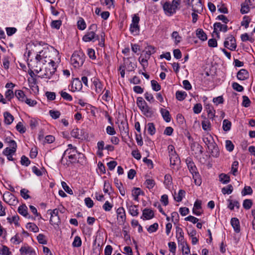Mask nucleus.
<instances>
[{
  "instance_id": "nucleus-52",
  "label": "nucleus",
  "mask_w": 255,
  "mask_h": 255,
  "mask_svg": "<svg viewBox=\"0 0 255 255\" xmlns=\"http://www.w3.org/2000/svg\"><path fill=\"white\" fill-rule=\"evenodd\" d=\"M250 6L245 1L241 4V12L242 14L247 13L250 11Z\"/></svg>"
},
{
  "instance_id": "nucleus-46",
  "label": "nucleus",
  "mask_w": 255,
  "mask_h": 255,
  "mask_svg": "<svg viewBox=\"0 0 255 255\" xmlns=\"http://www.w3.org/2000/svg\"><path fill=\"white\" fill-rule=\"evenodd\" d=\"M158 229V224L157 223H155L149 226L146 228L147 231L149 233H152L156 232Z\"/></svg>"
},
{
  "instance_id": "nucleus-6",
  "label": "nucleus",
  "mask_w": 255,
  "mask_h": 255,
  "mask_svg": "<svg viewBox=\"0 0 255 255\" xmlns=\"http://www.w3.org/2000/svg\"><path fill=\"white\" fill-rule=\"evenodd\" d=\"M139 17L135 14L132 17L131 23L130 25L129 30L133 35H138L139 32V26L138 23Z\"/></svg>"
},
{
  "instance_id": "nucleus-28",
  "label": "nucleus",
  "mask_w": 255,
  "mask_h": 255,
  "mask_svg": "<svg viewBox=\"0 0 255 255\" xmlns=\"http://www.w3.org/2000/svg\"><path fill=\"white\" fill-rule=\"evenodd\" d=\"M155 48L154 47L147 45V46L144 47V52H145V55H144V58H146L148 57L151 54L154 53L155 52Z\"/></svg>"
},
{
  "instance_id": "nucleus-35",
  "label": "nucleus",
  "mask_w": 255,
  "mask_h": 255,
  "mask_svg": "<svg viewBox=\"0 0 255 255\" xmlns=\"http://www.w3.org/2000/svg\"><path fill=\"white\" fill-rule=\"evenodd\" d=\"M219 180L223 184H226L230 182V178L227 174L222 173L219 175Z\"/></svg>"
},
{
  "instance_id": "nucleus-49",
  "label": "nucleus",
  "mask_w": 255,
  "mask_h": 255,
  "mask_svg": "<svg viewBox=\"0 0 255 255\" xmlns=\"http://www.w3.org/2000/svg\"><path fill=\"white\" fill-rule=\"evenodd\" d=\"M238 165L239 162L237 161H235L232 163L231 172L235 176L237 175V173L238 172Z\"/></svg>"
},
{
  "instance_id": "nucleus-63",
  "label": "nucleus",
  "mask_w": 255,
  "mask_h": 255,
  "mask_svg": "<svg viewBox=\"0 0 255 255\" xmlns=\"http://www.w3.org/2000/svg\"><path fill=\"white\" fill-rule=\"evenodd\" d=\"M5 97L8 101H10L14 97V94L12 90L8 89L5 93Z\"/></svg>"
},
{
  "instance_id": "nucleus-25",
  "label": "nucleus",
  "mask_w": 255,
  "mask_h": 255,
  "mask_svg": "<svg viewBox=\"0 0 255 255\" xmlns=\"http://www.w3.org/2000/svg\"><path fill=\"white\" fill-rule=\"evenodd\" d=\"M229 203L228 207L231 210H233L235 207H236L237 209H239L240 208V203L238 201H233L230 199H228L227 200Z\"/></svg>"
},
{
  "instance_id": "nucleus-9",
  "label": "nucleus",
  "mask_w": 255,
  "mask_h": 255,
  "mask_svg": "<svg viewBox=\"0 0 255 255\" xmlns=\"http://www.w3.org/2000/svg\"><path fill=\"white\" fill-rule=\"evenodd\" d=\"M3 200L9 205H14L17 203L16 197L9 192H5L3 194Z\"/></svg>"
},
{
  "instance_id": "nucleus-39",
  "label": "nucleus",
  "mask_w": 255,
  "mask_h": 255,
  "mask_svg": "<svg viewBox=\"0 0 255 255\" xmlns=\"http://www.w3.org/2000/svg\"><path fill=\"white\" fill-rule=\"evenodd\" d=\"M154 217V212L150 209H144V219L150 220Z\"/></svg>"
},
{
  "instance_id": "nucleus-31",
  "label": "nucleus",
  "mask_w": 255,
  "mask_h": 255,
  "mask_svg": "<svg viewBox=\"0 0 255 255\" xmlns=\"http://www.w3.org/2000/svg\"><path fill=\"white\" fill-rule=\"evenodd\" d=\"M185 195V191L183 190H180L177 194L176 195V193H174V198L177 202H180Z\"/></svg>"
},
{
  "instance_id": "nucleus-18",
  "label": "nucleus",
  "mask_w": 255,
  "mask_h": 255,
  "mask_svg": "<svg viewBox=\"0 0 255 255\" xmlns=\"http://www.w3.org/2000/svg\"><path fill=\"white\" fill-rule=\"evenodd\" d=\"M93 83L95 88V91L97 93H100L103 90V86L100 80L96 78L93 79Z\"/></svg>"
},
{
  "instance_id": "nucleus-29",
  "label": "nucleus",
  "mask_w": 255,
  "mask_h": 255,
  "mask_svg": "<svg viewBox=\"0 0 255 255\" xmlns=\"http://www.w3.org/2000/svg\"><path fill=\"white\" fill-rule=\"evenodd\" d=\"M206 109L208 117L210 119H213L214 117H215V113H216V111L214 110V109L213 108V107L210 105H207L206 106Z\"/></svg>"
},
{
  "instance_id": "nucleus-24",
  "label": "nucleus",
  "mask_w": 255,
  "mask_h": 255,
  "mask_svg": "<svg viewBox=\"0 0 255 255\" xmlns=\"http://www.w3.org/2000/svg\"><path fill=\"white\" fill-rule=\"evenodd\" d=\"M78 152L77 150V149L76 148H67L63 153L62 158L60 160L61 163H63L64 162V157L66 155H73L74 154H76L78 153Z\"/></svg>"
},
{
  "instance_id": "nucleus-51",
  "label": "nucleus",
  "mask_w": 255,
  "mask_h": 255,
  "mask_svg": "<svg viewBox=\"0 0 255 255\" xmlns=\"http://www.w3.org/2000/svg\"><path fill=\"white\" fill-rule=\"evenodd\" d=\"M60 94L61 97H62L64 100L69 102L72 101L73 99L72 96L68 93L62 91L60 92Z\"/></svg>"
},
{
  "instance_id": "nucleus-10",
  "label": "nucleus",
  "mask_w": 255,
  "mask_h": 255,
  "mask_svg": "<svg viewBox=\"0 0 255 255\" xmlns=\"http://www.w3.org/2000/svg\"><path fill=\"white\" fill-rule=\"evenodd\" d=\"M117 219L119 224H123L126 219L125 209L123 207L119 208L117 210Z\"/></svg>"
},
{
  "instance_id": "nucleus-34",
  "label": "nucleus",
  "mask_w": 255,
  "mask_h": 255,
  "mask_svg": "<svg viewBox=\"0 0 255 255\" xmlns=\"http://www.w3.org/2000/svg\"><path fill=\"white\" fill-rule=\"evenodd\" d=\"M203 141L207 146L215 142L212 136L208 133L203 138Z\"/></svg>"
},
{
  "instance_id": "nucleus-20",
  "label": "nucleus",
  "mask_w": 255,
  "mask_h": 255,
  "mask_svg": "<svg viewBox=\"0 0 255 255\" xmlns=\"http://www.w3.org/2000/svg\"><path fill=\"white\" fill-rule=\"evenodd\" d=\"M72 88L74 91H80L82 88V82L78 79H74L72 83Z\"/></svg>"
},
{
  "instance_id": "nucleus-17",
  "label": "nucleus",
  "mask_w": 255,
  "mask_h": 255,
  "mask_svg": "<svg viewBox=\"0 0 255 255\" xmlns=\"http://www.w3.org/2000/svg\"><path fill=\"white\" fill-rule=\"evenodd\" d=\"M176 237L178 242L182 243L185 242L184 240V232L182 228L177 227L176 228Z\"/></svg>"
},
{
  "instance_id": "nucleus-62",
  "label": "nucleus",
  "mask_w": 255,
  "mask_h": 255,
  "mask_svg": "<svg viewBox=\"0 0 255 255\" xmlns=\"http://www.w3.org/2000/svg\"><path fill=\"white\" fill-rule=\"evenodd\" d=\"M129 212L130 214L133 216L137 215L138 210L137 209V207L135 205L129 206Z\"/></svg>"
},
{
  "instance_id": "nucleus-37",
  "label": "nucleus",
  "mask_w": 255,
  "mask_h": 255,
  "mask_svg": "<svg viewBox=\"0 0 255 255\" xmlns=\"http://www.w3.org/2000/svg\"><path fill=\"white\" fill-rule=\"evenodd\" d=\"M182 251L183 255H189L190 253V249L189 246L186 242L181 243Z\"/></svg>"
},
{
  "instance_id": "nucleus-33",
  "label": "nucleus",
  "mask_w": 255,
  "mask_h": 255,
  "mask_svg": "<svg viewBox=\"0 0 255 255\" xmlns=\"http://www.w3.org/2000/svg\"><path fill=\"white\" fill-rule=\"evenodd\" d=\"M15 97L19 101L23 102L26 98V96L24 92L21 90H16L15 92Z\"/></svg>"
},
{
  "instance_id": "nucleus-36",
  "label": "nucleus",
  "mask_w": 255,
  "mask_h": 255,
  "mask_svg": "<svg viewBox=\"0 0 255 255\" xmlns=\"http://www.w3.org/2000/svg\"><path fill=\"white\" fill-rule=\"evenodd\" d=\"M187 93L184 91H177L176 92V98L179 101H183L187 97Z\"/></svg>"
},
{
  "instance_id": "nucleus-3",
  "label": "nucleus",
  "mask_w": 255,
  "mask_h": 255,
  "mask_svg": "<svg viewBox=\"0 0 255 255\" xmlns=\"http://www.w3.org/2000/svg\"><path fill=\"white\" fill-rule=\"evenodd\" d=\"M179 4V0H173L171 3L167 1L164 2L163 4V9L165 14L171 16L174 14Z\"/></svg>"
},
{
  "instance_id": "nucleus-58",
  "label": "nucleus",
  "mask_w": 255,
  "mask_h": 255,
  "mask_svg": "<svg viewBox=\"0 0 255 255\" xmlns=\"http://www.w3.org/2000/svg\"><path fill=\"white\" fill-rule=\"evenodd\" d=\"M55 140V137L53 135H48L44 137L43 140V143H51Z\"/></svg>"
},
{
  "instance_id": "nucleus-60",
  "label": "nucleus",
  "mask_w": 255,
  "mask_h": 255,
  "mask_svg": "<svg viewBox=\"0 0 255 255\" xmlns=\"http://www.w3.org/2000/svg\"><path fill=\"white\" fill-rule=\"evenodd\" d=\"M147 126L148 132L151 135L154 134L156 130L154 125L152 123H148Z\"/></svg>"
},
{
  "instance_id": "nucleus-41",
  "label": "nucleus",
  "mask_w": 255,
  "mask_h": 255,
  "mask_svg": "<svg viewBox=\"0 0 255 255\" xmlns=\"http://www.w3.org/2000/svg\"><path fill=\"white\" fill-rule=\"evenodd\" d=\"M193 178L194 180V183L196 185L200 186L201 184L202 181L200 176L198 172H196L195 173L192 174Z\"/></svg>"
},
{
  "instance_id": "nucleus-57",
  "label": "nucleus",
  "mask_w": 255,
  "mask_h": 255,
  "mask_svg": "<svg viewBox=\"0 0 255 255\" xmlns=\"http://www.w3.org/2000/svg\"><path fill=\"white\" fill-rule=\"evenodd\" d=\"M144 166H146L148 168L151 169L154 167L153 161L150 159H147V157H144Z\"/></svg>"
},
{
  "instance_id": "nucleus-14",
  "label": "nucleus",
  "mask_w": 255,
  "mask_h": 255,
  "mask_svg": "<svg viewBox=\"0 0 255 255\" xmlns=\"http://www.w3.org/2000/svg\"><path fill=\"white\" fill-rule=\"evenodd\" d=\"M226 32L228 30V26L226 24H222L220 22H216L214 24V32L218 34L217 30Z\"/></svg>"
},
{
  "instance_id": "nucleus-26",
  "label": "nucleus",
  "mask_w": 255,
  "mask_h": 255,
  "mask_svg": "<svg viewBox=\"0 0 255 255\" xmlns=\"http://www.w3.org/2000/svg\"><path fill=\"white\" fill-rule=\"evenodd\" d=\"M4 118V122L7 125L11 124L13 121L14 118L13 116L9 112H5L3 114Z\"/></svg>"
},
{
  "instance_id": "nucleus-1",
  "label": "nucleus",
  "mask_w": 255,
  "mask_h": 255,
  "mask_svg": "<svg viewBox=\"0 0 255 255\" xmlns=\"http://www.w3.org/2000/svg\"><path fill=\"white\" fill-rule=\"evenodd\" d=\"M58 51L52 48L50 50L48 48H44L39 52L35 57V59L37 62H41L43 64L46 63H54V62H60V58L59 57Z\"/></svg>"
},
{
  "instance_id": "nucleus-15",
  "label": "nucleus",
  "mask_w": 255,
  "mask_h": 255,
  "mask_svg": "<svg viewBox=\"0 0 255 255\" xmlns=\"http://www.w3.org/2000/svg\"><path fill=\"white\" fill-rule=\"evenodd\" d=\"M237 78L239 80H245L249 78V72L246 69H241L237 73Z\"/></svg>"
},
{
  "instance_id": "nucleus-22",
  "label": "nucleus",
  "mask_w": 255,
  "mask_h": 255,
  "mask_svg": "<svg viewBox=\"0 0 255 255\" xmlns=\"http://www.w3.org/2000/svg\"><path fill=\"white\" fill-rule=\"evenodd\" d=\"M18 212L25 217L30 218L27 212V208L25 205L20 206L18 208Z\"/></svg>"
},
{
  "instance_id": "nucleus-50",
  "label": "nucleus",
  "mask_w": 255,
  "mask_h": 255,
  "mask_svg": "<svg viewBox=\"0 0 255 255\" xmlns=\"http://www.w3.org/2000/svg\"><path fill=\"white\" fill-rule=\"evenodd\" d=\"M82 245V241L80 237L76 236L74 238V241L72 243V246L74 247H80Z\"/></svg>"
},
{
  "instance_id": "nucleus-23",
  "label": "nucleus",
  "mask_w": 255,
  "mask_h": 255,
  "mask_svg": "<svg viewBox=\"0 0 255 255\" xmlns=\"http://www.w3.org/2000/svg\"><path fill=\"white\" fill-rule=\"evenodd\" d=\"M164 184L167 189H170L172 185V178L170 174H166L164 176Z\"/></svg>"
},
{
  "instance_id": "nucleus-53",
  "label": "nucleus",
  "mask_w": 255,
  "mask_h": 255,
  "mask_svg": "<svg viewBox=\"0 0 255 255\" xmlns=\"http://www.w3.org/2000/svg\"><path fill=\"white\" fill-rule=\"evenodd\" d=\"M50 223L52 225H58L60 223V220L59 216L50 217Z\"/></svg>"
},
{
  "instance_id": "nucleus-45",
  "label": "nucleus",
  "mask_w": 255,
  "mask_h": 255,
  "mask_svg": "<svg viewBox=\"0 0 255 255\" xmlns=\"http://www.w3.org/2000/svg\"><path fill=\"white\" fill-rule=\"evenodd\" d=\"M26 227L34 233L38 232L39 231L38 227L34 223H27Z\"/></svg>"
},
{
  "instance_id": "nucleus-5",
  "label": "nucleus",
  "mask_w": 255,
  "mask_h": 255,
  "mask_svg": "<svg viewBox=\"0 0 255 255\" xmlns=\"http://www.w3.org/2000/svg\"><path fill=\"white\" fill-rule=\"evenodd\" d=\"M97 30V25L95 24H91L88 29V31L83 36V40L85 42H90L93 40H99V36L95 32Z\"/></svg>"
},
{
  "instance_id": "nucleus-61",
  "label": "nucleus",
  "mask_w": 255,
  "mask_h": 255,
  "mask_svg": "<svg viewBox=\"0 0 255 255\" xmlns=\"http://www.w3.org/2000/svg\"><path fill=\"white\" fill-rule=\"evenodd\" d=\"M61 185L63 189L68 194L72 195L73 194L72 190L67 185L66 182L62 181Z\"/></svg>"
},
{
  "instance_id": "nucleus-2",
  "label": "nucleus",
  "mask_w": 255,
  "mask_h": 255,
  "mask_svg": "<svg viewBox=\"0 0 255 255\" xmlns=\"http://www.w3.org/2000/svg\"><path fill=\"white\" fill-rule=\"evenodd\" d=\"M85 57V54L81 51H75L71 58V64L75 68L81 67L84 62Z\"/></svg>"
},
{
  "instance_id": "nucleus-16",
  "label": "nucleus",
  "mask_w": 255,
  "mask_h": 255,
  "mask_svg": "<svg viewBox=\"0 0 255 255\" xmlns=\"http://www.w3.org/2000/svg\"><path fill=\"white\" fill-rule=\"evenodd\" d=\"M21 254L36 255L35 251L30 247H22L19 250Z\"/></svg>"
},
{
  "instance_id": "nucleus-19",
  "label": "nucleus",
  "mask_w": 255,
  "mask_h": 255,
  "mask_svg": "<svg viewBox=\"0 0 255 255\" xmlns=\"http://www.w3.org/2000/svg\"><path fill=\"white\" fill-rule=\"evenodd\" d=\"M231 224L235 232L239 233L240 231V222L237 218H233L231 220Z\"/></svg>"
},
{
  "instance_id": "nucleus-32",
  "label": "nucleus",
  "mask_w": 255,
  "mask_h": 255,
  "mask_svg": "<svg viewBox=\"0 0 255 255\" xmlns=\"http://www.w3.org/2000/svg\"><path fill=\"white\" fill-rule=\"evenodd\" d=\"M160 112L164 120L166 122H169L170 121V116L168 111L165 109H161Z\"/></svg>"
},
{
  "instance_id": "nucleus-11",
  "label": "nucleus",
  "mask_w": 255,
  "mask_h": 255,
  "mask_svg": "<svg viewBox=\"0 0 255 255\" xmlns=\"http://www.w3.org/2000/svg\"><path fill=\"white\" fill-rule=\"evenodd\" d=\"M192 10L197 13H201L203 10V5L201 0H192Z\"/></svg>"
},
{
  "instance_id": "nucleus-7",
  "label": "nucleus",
  "mask_w": 255,
  "mask_h": 255,
  "mask_svg": "<svg viewBox=\"0 0 255 255\" xmlns=\"http://www.w3.org/2000/svg\"><path fill=\"white\" fill-rule=\"evenodd\" d=\"M224 46L231 51H235L237 48L236 40L232 35L227 36L224 42Z\"/></svg>"
},
{
  "instance_id": "nucleus-8",
  "label": "nucleus",
  "mask_w": 255,
  "mask_h": 255,
  "mask_svg": "<svg viewBox=\"0 0 255 255\" xmlns=\"http://www.w3.org/2000/svg\"><path fill=\"white\" fill-rule=\"evenodd\" d=\"M56 62L49 63L45 68V73L42 76L43 78L50 79L56 70Z\"/></svg>"
},
{
  "instance_id": "nucleus-13",
  "label": "nucleus",
  "mask_w": 255,
  "mask_h": 255,
  "mask_svg": "<svg viewBox=\"0 0 255 255\" xmlns=\"http://www.w3.org/2000/svg\"><path fill=\"white\" fill-rule=\"evenodd\" d=\"M120 131L125 134H128V125L127 121H122L119 125Z\"/></svg>"
},
{
  "instance_id": "nucleus-38",
  "label": "nucleus",
  "mask_w": 255,
  "mask_h": 255,
  "mask_svg": "<svg viewBox=\"0 0 255 255\" xmlns=\"http://www.w3.org/2000/svg\"><path fill=\"white\" fill-rule=\"evenodd\" d=\"M77 27L79 30H83L86 27V24L82 17H79V20L77 21Z\"/></svg>"
},
{
  "instance_id": "nucleus-12",
  "label": "nucleus",
  "mask_w": 255,
  "mask_h": 255,
  "mask_svg": "<svg viewBox=\"0 0 255 255\" xmlns=\"http://www.w3.org/2000/svg\"><path fill=\"white\" fill-rule=\"evenodd\" d=\"M207 147L213 156L218 157L219 155V148L215 142L208 145Z\"/></svg>"
},
{
  "instance_id": "nucleus-42",
  "label": "nucleus",
  "mask_w": 255,
  "mask_h": 255,
  "mask_svg": "<svg viewBox=\"0 0 255 255\" xmlns=\"http://www.w3.org/2000/svg\"><path fill=\"white\" fill-rule=\"evenodd\" d=\"M233 187L232 185L229 184L222 189V193L223 194H230L232 193Z\"/></svg>"
},
{
  "instance_id": "nucleus-27",
  "label": "nucleus",
  "mask_w": 255,
  "mask_h": 255,
  "mask_svg": "<svg viewBox=\"0 0 255 255\" xmlns=\"http://www.w3.org/2000/svg\"><path fill=\"white\" fill-rule=\"evenodd\" d=\"M196 35L198 38L202 41H205L207 39V36L202 29H197L196 30Z\"/></svg>"
},
{
  "instance_id": "nucleus-55",
  "label": "nucleus",
  "mask_w": 255,
  "mask_h": 255,
  "mask_svg": "<svg viewBox=\"0 0 255 255\" xmlns=\"http://www.w3.org/2000/svg\"><path fill=\"white\" fill-rule=\"evenodd\" d=\"M253 205L252 201L251 199H246L244 201L243 206L245 209H250Z\"/></svg>"
},
{
  "instance_id": "nucleus-44",
  "label": "nucleus",
  "mask_w": 255,
  "mask_h": 255,
  "mask_svg": "<svg viewBox=\"0 0 255 255\" xmlns=\"http://www.w3.org/2000/svg\"><path fill=\"white\" fill-rule=\"evenodd\" d=\"M231 122L228 120H224L223 122V129L225 131H228L230 130L231 128Z\"/></svg>"
},
{
  "instance_id": "nucleus-4",
  "label": "nucleus",
  "mask_w": 255,
  "mask_h": 255,
  "mask_svg": "<svg viewBox=\"0 0 255 255\" xmlns=\"http://www.w3.org/2000/svg\"><path fill=\"white\" fill-rule=\"evenodd\" d=\"M69 160H66V161L62 163L64 165L67 166H70L72 163H83L85 161V156L83 154L78 152L73 155H69L67 156Z\"/></svg>"
},
{
  "instance_id": "nucleus-47",
  "label": "nucleus",
  "mask_w": 255,
  "mask_h": 255,
  "mask_svg": "<svg viewBox=\"0 0 255 255\" xmlns=\"http://www.w3.org/2000/svg\"><path fill=\"white\" fill-rule=\"evenodd\" d=\"M202 127L205 131H210L211 130V123L208 120H205L202 122Z\"/></svg>"
},
{
  "instance_id": "nucleus-30",
  "label": "nucleus",
  "mask_w": 255,
  "mask_h": 255,
  "mask_svg": "<svg viewBox=\"0 0 255 255\" xmlns=\"http://www.w3.org/2000/svg\"><path fill=\"white\" fill-rule=\"evenodd\" d=\"M142 191L139 188H134L132 190V195L134 200L138 201V196L143 194Z\"/></svg>"
},
{
  "instance_id": "nucleus-56",
  "label": "nucleus",
  "mask_w": 255,
  "mask_h": 255,
  "mask_svg": "<svg viewBox=\"0 0 255 255\" xmlns=\"http://www.w3.org/2000/svg\"><path fill=\"white\" fill-rule=\"evenodd\" d=\"M168 247L169 248V251L172 254V255H175L176 246V244L174 242H169L168 243Z\"/></svg>"
},
{
  "instance_id": "nucleus-43",
  "label": "nucleus",
  "mask_w": 255,
  "mask_h": 255,
  "mask_svg": "<svg viewBox=\"0 0 255 255\" xmlns=\"http://www.w3.org/2000/svg\"><path fill=\"white\" fill-rule=\"evenodd\" d=\"M171 37L172 39H174V42L176 44H177L180 42L182 39L181 36L179 35L178 32L177 31L173 32L171 35Z\"/></svg>"
},
{
  "instance_id": "nucleus-59",
  "label": "nucleus",
  "mask_w": 255,
  "mask_h": 255,
  "mask_svg": "<svg viewBox=\"0 0 255 255\" xmlns=\"http://www.w3.org/2000/svg\"><path fill=\"white\" fill-rule=\"evenodd\" d=\"M62 24V22L60 20H53L51 22V26L52 28L58 29L60 28Z\"/></svg>"
},
{
  "instance_id": "nucleus-48",
  "label": "nucleus",
  "mask_w": 255,
  "mask_h": 255,
  "mask_svg": "<svg viewBox=\"0 0 255 255\" xmlns=\"http://www.w3.org/2000/svg\"><path fill=\"white\" fill-rule=\"evenodd\" d=\"M145 184L146 188L149 190L152 189L155 185V182L152 179H146Z\"/></svg>"
},
{
  "instance_id": "nucleus-64",
  "label": "nucleus",
  "mask_w": 255,
  "mask_h": 255,
  "mask_svg": "<svg viewBox=\"0 0 255 255\" xmlns=\"http://www.w3.org/2000/svg\"><path fill=\"white\" fill-rule=\"evenodd\" d=\"M20 162L22 165H25L26 166H27L30 164V161L25 155H22L21 157Z\"/></svg>"
},
{
  "instance_id": "nucleus-54",
  "label": "nucleus",
  "mask_w": 255,
  "mask_h": 255,
  "mask_svg": "<svg viewBox=\"0 0 255 255\" xmlns=\"http://www.w3.org/2000/svg\"><path fill=\"white\" fill-rule=\"evenodd\" d=\"M151 87H152V90L155 91H158L161 89L160 85L155 80H151Z\"/></svg>"
},
{
  "instance_id": "nucleus-21",
  "label": "nucleus",
  "mask_w": 255,
  "mask_h": 255,
  "mask_svg": "<svg viewBox=\"0 0 255 255\" xmlns=\"http://www.w3.org/2000/svg\"><path fill=\"white\" fill-rule=\"evenodd\" d=\"M169 157L171 165H175L179 162V158L176 152H172L169 154Z\"/></svg>"
},
{
  "instance_id": "nucleus-40",
  "label": "nucleus",
  "mask_w": 255,
  "mask_h": 255,
  "mask_svg": "<svg viewBox=\"0 0 255 255\" xmlns=\"http://www.w3.org/2000/svg\"><path fill=\"white\" fill-rule=\"evenodd\" d=\"M131 49L132 51L137 55L140 54L141 52H142L141 46L137 44H131Z\"/></svg>"
}]
</instances>
